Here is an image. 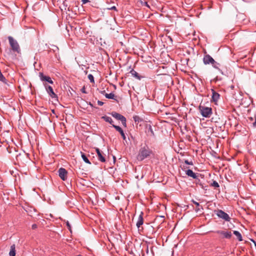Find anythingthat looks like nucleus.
Returning <instances> with one entry per match:
<instances>
[{
  "label": "nucleus",
  "instance_id": "12",
  "mask_svg": "<svg viewBox=\"0 0 256 256\" xmlns=\"http://www.w3.org/2000/svg\"><path fill=\"white\" fill-rule=\"evenodd\" d=\"M112 126L118 131V132L120 135L122 136V138L124 140H126V136L124 133V130H122V129L119 126H116V125H114V124H112Z\"/></svg>",
  "mask_w": 256,
  "mask_h": 256
},
{
  "label": "nucleus",
  "instance_id": "2",
  "mask_svg": "<svg viewBox=\"0 0 256 256\" xmlns=\"http://www.w3.org/2000/svg\"><path fill=\"white\" fill-rule=\"evenodd\" d=\"M8 38L12 52H16L17 54H20L21 50L20 46L17 40L14 39L11 36H8Z\"/></svg>",
  "mask_w": 256,
  "mask_h": 256
},
{
  "label": "nucleus",
  "instance_id": "18",
  "mask_svg": "<svg viewBox=\"0 0 256 256\" xmlns=\"http://www.w3.org/2000/svg\"><path fill=\"white\" fill-rule=\"evenodd\" d=\"M148 134L150 136H154V133L152 128L151 125L149 124L148 126Z\"/></svg>",
  "mask_w": 256,
  "mask_h": 256
},
{
  "label": "nucleus",
  "instance_id": "6",
  "mask_svg": "<svg viewBox=\"0 0 256 256\" xmlns=\"http://www.w3.org/2000/svg\"><path fill=\"white\" fill-rule=\"evenodd\" d=\"M58 176L62 180H66L68 177L67 170L62 168H59L58 170Z\"/></svg>",
  "mask_w": 256,
  "mask_h": 256
},
{
  "label": "nucleus",
  "instance_id": "28",
  "mask_svg": "<svg viewBox=\"0 0 256 256\" xmlns=\"http://www.w3.org/2000/svg\"><path fill=\"white\" fill-rule=\"evenodd\" d=\"M88 78L89 80H90V82H94V76L92 74H89L88 75Z\"/></svg>",
  "mask_w": 256,
  "mask_h": 256
},
{
  "label": "nucleus",
  "instance_id": "33",
  "mask_svg": "<svg viewBox=\"0 0 256 256\" xmlns=\"http://www.w3.org/2000/svg\"><path fill=\"white\" fill-rule=\"evenodd\" d=\"M81 92H82V93H84V94H86V88L84 87H83L82 90H81Z\"/></svg>",
  "mask_w": 256,
  "mask_h": 256
},
{
  "label": "nucleus",
  "instance_id": "11",
  "mask_svg": "<svg viewBox=\"0 0 256 256\" xmlns=\"http://www.w3.org/2000/svg\"><path fill=\"white\" fill-rule=\"evenodd\" d=\"M212 100L215 104H216L218 100L220 99V95L218 92H216L214 89H212Z\"/></svg>",
  "mask_w": 256,
  "mask_h": 256
},
{
  "label": "nucleus",
  "instance_id": "19",
  "mask_svg": "<svg viewBox=\"0 0 256 256\" xmlns=\"http://www.w3.org/2000/svg\"><path fill=\"white\" fill-rule=\"evenodd\" d=\"M234 234L237 237V238L238 239V240L239 241L241 242L242 240V234H240V233L239 232H238L237 230H234Z\"/></svg>",
  "mask_w": 256,
  "mask_h": 256
},
{
  "label": "nucleus",
  "instance_id": "21",
  "mask_svg": "<svg viewBox=\"0 0 256 256\" xmlns=\"http://www.w3.org/2000/svg\"><path fill=\"white\" fill-rule=\"evenodd\" d=\"M81 156H82V158L83 160L86 163L90 164H91V162H90V161L89 160L87 156L84 153L81 152Z\"/></svg>",
  "mask_w": 256,
  "mask_h": 256
},
{
  "label": "nucleus",
  "instance_id": "31",
  "mask_svg": "<svg viewBox=\"0 0 256 256\" xmlns=\"http://www.w3.org/2000/svg\"><path fill=\"white\" fill-rule=\"evenodd\" d=\"M108 9L110 10H117L115 6H112L110 8H108Z\"/></svg>",
  "mask_w": 256,
  "mask_h": 256
},
{
  "label": "nucleus",
  "instance_id": "22",
  "mask_svg": "<svg viewBox=\"0 0 256 256\" xmlns=\"http://www.w3.org/2000/svg\"><path fill=\"white\" fill-rule=\"evenodd\" d=\"M51 47L52 48H50V50L48 51V52L51 51H52L56 53L58 52L59 48L57 46L52 44L51 45Z\"/></svg>",
  "mask_w": 256,
  "mask_h": 256
},
{
  "label": "nucleus",
  "instance_id": "36",
  "mask_svg": "<svg viewBox=\"0 0 256 256\" xmlns=\"http://www.w3.org/2000/svg\"><path fill=\"white\" fill-rule=\"evenodd\" d=\"M37 228V225L36 224H33L32 225V229H35Z\"/></svg>",
  "mask_w": 256,
  "mask_h": 256
},
{
  "label": "nucleus",
  "instance_id": "14",
  "mask_svg": "<svg viewBox=\"0 0 256 256\" xmlns=\"http://www.w3.org/2000/svg\"><path fill=\"white\" fill-rule=\"evenodd\" d=\"M130 73L134 77L138 80H140L142 78H144V76H140L139 74L133 69L130 71Z\"/></svg>",
  "mask_w": 256,
  "mask_h": 256
},
{
  "label": "nucleus",
  "instance_id": "25",
  "mask_svg": "<svg viewBox=\"0 0 256 256\" xmlns=\"http://www.w3.org/2000/svg\"><path fill=\"white\" fill-rule=\"evenodd\" d=\"M212 65L214 68L218 69V70L220 71L222 74V72L218 68V66H220V64H218V62L214 60V62H212Z\"/></svg>",
  "mask_w": 256,
  "mask_h": 256
},
{
  "label": "nucleus",
  "instance_id": "4",
  "mask_svg": "<svg viewBox=\"0 0 256 256\" xmlns=\"http://www.w3.org/2000/svg\"><path fill=\"white\" fill-rule=\"evenodd\" d=\"M111 115L117 120H120L122 126L126 127V120L124 116L115 112H112Z\"/></svg>",
  "mask_w": 256,
  "mask_h": 256
},
{
  "label": "nucleus",
  "instance_id": "30",
  "mask_svg": "<svg viewBox=\"0 0 256 256\" xmlns=\"http://www.w3.org/2000/svg\"><path fill=\"white\" fill-rule=\"evenodd\" d=\"M66 224V226H67L70 232H72L71 226H70V222L68 221H67Z\"/></svg>",
  "mask_w": 256,
  "mask_h": 256
},
{
  "label": "nucleus",
  "instance_id": "20",
  "mask_svg": "<svg viewBox=\"0 0 256 256\" xmlns=\"http://www.w3.org/2000/svg\"><path fill=\"white\" fill-rule=\"evenodd\" d=\"M102 118L104 119L106 122L110 123V124L112 125L113 124L112 123L114 122L110 117L105 116H103L102 117Z\"/></svg>",
  "mask_w": 256,
  "mask_h": 256
},
{
  "label": "nucleus",
  "instance_id": "38",
  "mask_svg": "<svg viewBox=\"0 0 256 256\" xmlns=\"http://www.w3.org/2000/svg\"><path fill=\"white\" fill-rule=\"evenodd\" d=\"M100 93H101L102 94H104V95H105V94H105V90L101 91V92H100Z\"/></svg>",
  "mask_w": 256,
  "mask_h": 256
},
{
  "label": "nucleus",
  "instance_id": "32",
  "mask_svg": "<svg viewBox=\"0 0 256 256\" xmlns=\"http://www.w3.org/2000/svg\"><path fill=\"white\" fill-rule=\"evenodd\" d=\"M98 104L100 106H102L104 104V102L100 100H98Z\"/></svg>",
  "mask_w": 256,
  "mask_h": 256
},
{
  "label": "nucleus",
  "instance_id": "39",
  "mask_svg": "<svg viewBox=\"0 0 256 256\" xmlns=\"http://www.w3.org/2000/svg\"><path fill=\"white\" fill-rule=\"evenodd\" d=\"M144 5H145V6H148V7H149V6L148 5V2H144Z\"/></svg>",
  "mask_w": 256,
  "mask_h": 256
},
{
  "label": "nucleus",
  "instance_id": "13",
  "mask_svg": "<svg viewBox=\"0 0 256 256\" xmlns=\"http://www.w3.org/2000/svg\"><path fill=\"white\" fill-rule=\"evenodd\" d=\"M143 215L144 213L142 212H141L140 214L138 220L136 222V226L139 228L144 223V219H143Z\"/></svg>",
  "mask_w": 256,
  "mask_h": 256
},
{
  "label": "nucleus",
  "instance_id": "7",
  "mask_svg": "<svg viewBox=\"0 0 256 256\" xmlns=\"http://www.w3.org/2000/svg\"><path fill=\"white\" fill-rule=\"evenodd\" d=\"M203 62L205 64H211L214 62V60L209 54H206L203 58Z\"/></svg>",
  "mask_w": 256,
  "mask_h": 256
},
{
  "label": "nucleus",
  "instance_id": "16",
  "mask_svg": "<svg viewBox=\"0 0 256 256\" xmlns=\"http://www.w3.org/2000/svg\"><path fill=\"white\" fill-rule=\"evenodd\" d=\"M186 174L190 177H192L194 178H196L197 176L196 175V174L192 170H188L186 171Z\"/></svg>",
  "mask_w": 256,
  "mask_h": 256
},
{
  "label": "nucleus",
  "instance_id": "15",
  "mask_svg": "<svg viewBox=\"0 0 256 256\" xmlns=\"http://www.w3.org/2000/svg\"><path fill=\"white\" fill-rule=\"evenodd\" d=\"M104 154V152L102 151H100L98 154V160L102 162H106V159Z\"/></svg>",
  "mask_w": 256,
  "mask_h": 256
},
{
  "label": "nucleus",
  "instance_id": "40",
  "mask_svg": "<svg viewBox=\"0 0 256 256\" xmlns=\"http://www.w3.org/2000/svg\"><path fill=\"white\" fill-rule=\"evenodd\" d=\"M249 119L251 120V121H252L254 120V118L252 117L250 118Z\"/></svg>",
  "mask_w": 256,
  "mask_h": 256
},
{
  "label": "nucleus",
  "instance_id": "34",
  "mask_svg": "<svg viewBox=\"0 0 256 256\" xmlns=\"http://www.w3.org/2000/svg\"><path fill=\"white\" fill-rule=\"evenodd\" d=\"M89 2H90L89 0H82V4H86Z\"/></svg>",
  "mask_w": 256,
  "mask_h": 256
},
{
  "label": "nucleus",
  "instance_id": "37",
  "mask_svg": "<svg viewBox=\"0 0 256 256\" xmlns=\"http://www.w3.org/2000/svg\"><path fill=\"white\" fill-rule=\"evenodd\" d=\"M96 152L97 154L99 153L101 150L98 148H96Z\"/></svg>",
  "mask_w": 256,
  "mask_h": 256
},
{
  "label": "nucleus",
  "instance_id": "8",
  "mask_svg": "<svg viewBox=\"0 0 256 256\" xmlns=\"http://www.w3.org/2000/svg\"><path fill=\"white\" fill-rule=\"evenodd\" d=\"M47 92L52 98H57V95L54 92L51 86L44 85Z\"/></svg>",
  "mask_w": 256,
  "mask_h": 256
},
{
  "label": "nucleus",
  "instance_id": "5",
  "mask_svg": "<svg viewBox=\"0 0 256 256\" xmlns=\"http://www.w3.org/2000/svg\"><path fill=\"white\" fill-rule=\"evenodd\" d=\"M216 215L220 218H221L226 221L229 222L230 220V218L228 214L222 210H218L216 212Z\"/></svg>",
  "mask_w": 256,
  "mask_h": 256
},
{
  "label": "nucleus",
  "instance_id": "35",
  "mask_svg": "<svg viewBox=\"0 0 256 256\" xmlns=\"http://www.w3.org/2000/svg\"><path fill=\"white\" fill-rule=\"evenodd\" d=\"M252 126L254 128L256 127V118H255L254 122L252 123Z\"/></svg>",
  "mask_w": 256,
  "mask_h": 256
},
{
  "label": "nucleus",
  "instance_id": "1",
  "mask_svg": "<svg viewBox=\"0 0 256 256\" xmlns=\"http://www.w3.org/2000/svg\"><path fill=\"white\" fill-rule=\"evenodd\" d=\"M154 156L152 149L146 144H142L140 145L136 159L138 161H142L146 159L150 158Z\"/></svg>",
  "mask_w": 256,
  "mask_h": 256
},
{
  "label": "nucleus",
  "instance_id": "29",
  "mask_svg": "<svg viewBox=\"0 0 256 256\" xmlns=\"http://www.w3.org/2000/svg\"><path fill=\"white\" fill-rule=\"evenodd\" d=\"M184 163L188 165H193V162L192 161L189 162L188 160H184Z\"/></svg>",
  "mask_w": 256,
  "mask_h": 256
},
{
  "label": "nucleus",
  "instance_id": "10",
  "mask_svg": "<svg viewBox=\"0 0 256 256\" xmlns=\"http://www.w3.org/2000/svg\"><path fill=\"white\" fill-rule=\"evenodd\" d=\"M39 76L42 81H46L51 84L54 83L50 76L44 75L42 72L39 73Z\"/></svg>",
  "mask_w": 256,
  "mask_h": 256
},
{
  "label": "nucleus",
  "instance_id": "23",
  "mask_svg": "<svg viewBox=\"0 0 256 256\" xmlns=\"http://www.w3.org/2000/svg\"><path fill=\"white\" fill-rule=\"evenodd\" d=\"M133 119L136 122H137L138 123L143 121L142 118H140L138 116H133Z\"/></svg>",
  "mask_w": 256,
  "mask_h": 256
},
{
  "label": "nucleus",
  "instance_id": "9",
  "mask_svg": "<svg viewBox=\"0 0 256 256\" xmlns=\"http://www.w3.org/2000/svg\"><path fill=\"white\" fill-rule=\"evenodd\" d=\"M216 232L223 236V237L226 238H230L232 236L231 232L228 231L217 230Z\"/></svg>",
  "mask_w": 256,
  "mask_h": 256
},
{
  "label": "nucleus",
  "instance_id": "3",
  "mask_svg": "<svg viewBox=\"0 0 256 256\" xmlns=\"http://www.w3.org/2000/svg\"><path fill=\"white\" fill-rule=\"evenodd\" d=\"M199 110L201 114L204 117L210 118L212 114V109L211 108L200 106Z\"/></svg>",
  "mask_w": 256,
  "mask_h": 256
},
{
  "label": "nucleus",
  "instance_id": "17",
  "mask_svg": "<svg viewBox=\"0 0 256 256\" xmlns=\"http://www.w3.org/2000/svg\"><path fill=\"white\" fill-rule=\"evenodd\" d=\"M9 255L10 256H16V246L14 244H13L10 246Z\"/></svg>",
  "mask_w": 256,
  "mask_h": 256
},
{
  "label": "nucleus",
  "instance_id": "24",
  "mask_svg": "<svg viewBox=\"0 0 256 256\" xmlns=\"http://www.w3.org/2000/svg\"><path fill=\"white\" fill-rule=\"evenodd\" d=\"M192 202L193 204H196V208L195 209V210L196 212H198V211L200 210V204L198 202H196V201L194 200H192Z\"/></svg>",
  "mask_w": 256,
  "mask_h": 256
},
{
  "label": "nucleus",
  "instance_id": "27",
  "mask_svg": "<svg viewBox=\"0 0 256 256\" xmlns=\"http://www.w3.org/2000/svg\"><path fill=\"white\" fill-rule=\"evenodd\" d=\"M211 186L214 188H218L220 186L218 182L215 180L213 181L211 184Z\"/></svg>",
  "mask_w": 256,
  "mask_h": 256
},
{
  "label": "nucleus",
  "instance_id": "26",
  "mask_svg": "<svg viewBox=\"0 0 256 256\" xmlns=\"http://www.w3.org/2000/svg\"><path fill=\"white\" fill-rule=\"evenodd\" d=\"M105 96L107 98L114 99V94L112 92L110 94H106Z\"/></svg>",
  "mask_w": 256,
  "mask_h": 256
}]
</instances>
